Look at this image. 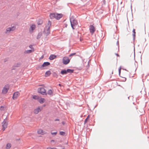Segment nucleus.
<instances>
[{
	"instance_id": "f257e3e1",
	"label": "nucleus",
	"mask_w": 149,
	"mask_h": 149,
	"mask_svg": "<svg viewBox=\"0 0 149 149\" xmlns=\"http://www.w3.org/2000/svg\"><path fill=\"white\" fill-rule=\"evenodd\" d=\"M51 22L50 20L48 21L44 30V33L47 36L50 33V28L51 26Z\"/></svg>"
},
{
	"instance_id": "f03ea898",
	"label": "nucleus",
	"mask_w": 149,
	"mask_h": 149,
	"mask_svg": "<svg viewBox=\"0 0 149 149\" xmlns=\"http://www.w3.org/2000/svg\"><path fill=\"white\" fill-rule=\"evenodd\" d=\"M70 21L71 27L73 29H74V26H76L77 24V22L73 17H72L70 19Z\"/></svg>"
},
{
	"instance_id": "7ed1b4c3",
	"label": "nucleus",
	"mask_w": 149,
	"mask_h": 149,
	"mask_svg": "<svg viewBox=\"0 0 149 149\" xmlns=\"http://www.w3.org/2000/svg\"><path fill=\"white\" fill-rule=\"evenodd\" d=\"M38 93H41L43 95H47V93L45 89L43 87L38 88Z\"/></svg>"
},
{
	"instance_id": "20e7f679",
	"label": "nucleus",
	"mask_w": 149,
	"mask_h": 149,
	"mask_svg": "<svg viewBox=\"0 0 149 149\" xmlns=\"http://www.w3.org/2000/svg\"><path fill=\"white\" fill-rule=\"evenodd\" d=\"M50 65V63L49 62H44L42 65L38 66V67L37 68V69H40L42 70L43 69V67L47 66Z\"/></svg>"
},
{
	"instance_id": "39448f33",
	"label": "nucleus",
	"mask_w": 149,
	"mask_h": 149,
	"mask_svg": "<svg viewBox=\"0 0 149 149\" xmlns=\"http://www.w3.org/2000/svg\"><path fill=\"white\" fill-rule=\"evenodd\" d=\"M16 28L15 26H13L11 27H9L7 28L5 32V33L6 34H9L11 31H14Z\"/></svg>"
},
{
	"instance_id": "423d86ee",
	"label": "nucleus",
	"mask_w": 149,
	"mask_h": 149,
	"mask_svg": "<svg viewBox=\"0 0 149 149\" xmlns=\"http://www.w3.org/2000/svg\"><path fill=\"white\" fill-rule=\"evenodd\" d=\"M70 61V60L68 57L65 56L63 58L62 62L64 64L67 65L69 63Z\"/></svg>"
},
{
	"instance_id": "0eeeda50",
	"label": "nucleus",
	"mask_w": 149,
	"mask_h": 149,
	"mask_svg": "<svg viewBox=\"0 0 149 149\" xmlns=\"http://www.w3.org/2000/svg\"><path fill=\"white\" fill-rule=\"evenodd\" d=\"M5 119H6L4 120L2 123V126L3 128L2 129V130H3V131H4L5 129L7 127L8 123L6 122Z\"/></svg>"
},
{
	"instance_id": "6e6552de",
	"label": "nucleus",
	"mask_w": 149,
	"mask_h": 149,
	"mask_svg": "<svg viewBox=\"0 0 149 149\" xmlns=\"http://www.w3.org/2000/svg\"><path fill=\"white\" fill-rule=\"evenodd\" d=\"M19 93L18 91L15 92L12 97L13 99L14 100H16L19 96Z\"/></svg>"
},
{
	"instance_id": "1a4fd4ad",
	"label": "nucleus",
	"mask_w": 149,
	"mask_h": 149,
	"mask_svg": "<svg viewBox=\"0 0 149 149\" xmlns=\"http://www.w3.org/2000/svg\"><path fill=\"white\" fill-rule=\"evenodd\" d=\"M89 30L90 33L93 34L95 30V28L93 25H91L89 27Z\"/></svg>"
},
{
	"instance_id": "9d476101",
	"label": "nucleus",
	"mask_w": 149,
	"mask_h": 149,
	"mask_svg": "<svg viewBox=\"0 0 149 149\" xmlns=\"http://www.w3.org/2000/svg\"><path fill=\"white\" fill-rule=\"evenodd\" d=\"M6 86H5L3 88L2 90V93H3V94H6L7 92L8 91V89H9V87H7V88H6Z\"/></svg>"
},
{
	"instance_id": "9b49d317",
	"label": "nucleus",
	"mask_w": 149,
	"mask_h": 149,
	"mask_svg": "<svg viewBox=\"0 0 149 149\" xmlns=\"http://www.w3.org/2000/svg\"><path fill=\"white\" fill-rule=\"evenodd\" d=\"M63 17V15L61 14H56L55 19L57 20L60 19Z\"/></svg>"
},
{
	"instance_id": "f8f14e48",
	"label": "nucleus",
	"mask_w": 149,
	"mask_h": 149,
	"mask_svg": "<svg viewBox=\"0 0 149 149\" xmlns=\"http://www.w3.org/2000/svg\"><path fill=\"white\" fill-rule=\"evenodd\" d=\"M36 26L34 24L32 25L31 26L29 29V31L30 32H32L33 30L35 29Z\"/></svg>"
},
{
	"instance_id": "ddd939ff",
	"label": "nucleus",
	"mask_w": 149,
	"mask_h": 149,
	"mask_svg": "<svg viewBox=\"0 0 149 149\" xmlns=\"http://www.w3.org/2000/svg\"><path fill=\"white\" fill-rule=\"evenodd\" d=\"M34 49H33L31 50H26L24 52V53L26 54H29L31 53L32 52H33L34 51Z\"/></svg>"
},
{
	"instance_id": "4468645a",
	"label": "nucleus",
	"mask_w": 149,
	"mask_h": 149,
	"mask_svg": "<svg viewBox=\"0 0 149 149\" xmlns=\"http://www.w3.org/2000/svg\"><path fill=\"white\" fill-rule=\"evenodd\" d=\"M41 111V109H40V108L38 107L34 110V112L35 114H38L39 112L40 111Z\"/></svg>"
},
{
	"instance_id": "2eb2a0df",
	"label": "nucleus",
	"mask_w": 149,
	"mask_h": 149,
	"mask_svg": "<svg viewBox=\"0 0 149 149\" xmlns=\"http://www.w3.org/2000/svg\"><path fill=\"white\" fill-rule=\"evenodd\" d=\"M37 132L38 134L42 135L45 134V132L43 131L42 130H39Z\"/></svg>"
},
{
	"instance_id": "dca6fc26",
	"label": "nucleus",
	"mask_w": 149,
	"mask_h": 149,
	"mask_svg": "<svg viewBox=\"0 0 149 149\" xmlns=\"http://www.w3.org/2000/svg\"><path fill=\"white\" fill-rule=\"evenodd\" d=\"M135 30V29H134L132 31V36L133 37V40H135V38L136 37V32Z\"/></svg>"
},
{
	"instance_id": "f3484780",
	"label": "nucleus",
	"mask_w": 149,
	"mask_h": 149,
	"mask_svg": "<svg viewBox=\"0 0 149 149\" xmlns=\"http://www.w3.org/2000/svg\"><path fill=\"white\" fill-rule=\"evenodd\" d=\"M56 55H51L49 56V58L50 60H52L56 58Z\"/></svg>"
},
{
	"instance_id": "a211bd4d",
	"label": "nucleus",
	"mask_w": 149,
	"mask_h": 149,
	"mask_svg": "<svg viewBox=\"0 0 149 149\" xmlns=\"http://www.w3.org/2000/svg\"><path fill=\"white\" fill-rule=\"evenodd\" d=\"M21 65V63H15L13 65V67H19Z\"/></svg>"
},
{
	"instance_id": "6ab92c4d",
	"label": "nucleus",
	"mask_w": 149,
	"mask_h": 149,
	"mask_svg": "<svg viewBox=\"0 0 149 149\" xmlns=\"http://www.w3.org/2000/svg\"><path fill=\"white\" fill-rule=\"evenodd\" d=\"M47 93V94H48L50 96H52L53 95V92L51 89L49 90Z\"/></svg>"
},
{
	"instance_id": "aec40b11",
	"label": "nucleus",
	"mask_w": 149,
	"mask_h": 149,
	"mask_svg": "<svg viewBox=\"0 0 149 149\" xmlns=\"http://www.w3.org/2000/svg\"><path fill=\"white\" fill-rule=\"evenodd\" d=\"M51 74V72L50 71L48 70L47 71L45 74V76L46 77H47L49 76Z\"/></svg>"
},
{
	"instance_id": "412c9836",
	"label": "nucleus",
	"mask_w": 149,
	"mask_h": 149,
	"mask_svg": "<svg viewBox=\"0 0 149 149\" xmlns=\"http://www.w3.org/2000/svg\"><path fill=\"white\" fill-rule=\"evenodd\" d=\"M56 14L55 13H51L49 15L51 19H53L54 18H55Z\"/></svg>"
},
{
	"instance_id": "4be33fe9",
	"label": "nucleus",
	"mask_w": 149,
	"mask_h": 149,
	"mask_svg": "<svg viewBox=\"0 0 149 149\" xmlns=\"http://www.w3.org/2000/svg\"><path fill=\"white\" fill-rule=\"evenodd\" d=\"M61 74H67L66 70L65 69H64L63 70H62L60 72Z\"/></svg>"
},
{
	"instance_id": "5701e85b",
	"label": "nucleus",
	"mask_w": 149,
	"mask_h": 149,
	"mask_svg": "<svg viewBox=\"0 0 149 149\" xmlns=\"http://www.w3.org/2000/svg\"><path fill=\"white\" fill-rule=\"evenodd\" d=\"M67 73H72L73 72L74 70L70 69H68L66 70Z\"/></svg>"
},
{
	"instance_id": "b1692460",
	"label": "nucleus",
	"mask_w": 149,
	"mask_h": 149,
	"mask_svg": "<svg viewBox=\"0 0 149 149\" xmlns=\"http://www.w3.org/2000/svg\"><path fill=\"white\" fill-rule=\"evenodd\" d=\"M52 74L54 77H55L56 78L58 77V75L55 72H53L52 73Z\"/></svg>"
},
{
	"instance_id": "393cba45",
	"label": "nucleus",
	"mask_w": 149,
	"mask_h": 149,
	"mask_svg": "<svg viewBox=\"0 0 149 149\" xmlns=\"http://www.w3.org/2000/svg\"><path fill=\"white\" fill-rule=\"evenodd\" d=\"M45 101V99L43 98H41L39 100V102L41 104H42L44 103Z\"/></svg>"
},
{
	"instance_id": "a878e982",
	"label": "nucleus",
	"mask_w": 149,
	"mask_h": 149,
	"mask_svg": "<svg viewBox=\"0 0 149 149\" xmlns=\"http://www.w3.org/2000/svg\"><path fill=\"white\" fill-rule=\"evenodd\" d=\"M11 146V144L10 143H8L7 144L6 148L7 149H9Z\"/></svg>"
},
{
	"instance_id": "bb28decb",
	"label": "nucleus",
	"mask_w": 149,
	"mask_h": 149,
	"mask_svg": "<svg viewBox=\"0 0 149 149\" xmlns=\"http://www.w3.org/2000/svg\"><path fill=\"white\" fill-rule=\"evenodd\" d=\"M42 33L41 32H40L38 33V35H37V39H39L42 36Z\"/></svg>"
},
{
	"instance_id": "cd10ccee",
	"label": "nucleus",
	"mask_w": 149,
	"mask_h": 149,
	"mask_svg": "<svg viewBox=\"0 0 149 149\" xmlns=\"http://www.w3.org/2000/svg\"><path fill=\"white\" fill-rule=\"evenodd\" d=\"M33 98L35 100H38L39 99V97L37 95H33Z\"/></svg>"
},
{
	"instance_id": "c85d7f7f",
	"label": "nucleus",
	"mask_w": 149,
	"mask_h": 149,
	"mask_svg": "<svg viewBox=\"0 0 149 149\" xmlns=\"http://www.w3.org/2000/svg\"><path fill=\"white\" fill-rule=\"evenodd\" d=\"M59 134L60 135L64 136L65 134V132L63 131H61L59 132Z\"/></svg>"
},
{
	"instance_id": "c756f323",
	"label": "nucleus",
	"mask_w": 149,
	"mask_h": 149,
	"mask_svg": "<svg viewBox=\"0 0 149 149\" xmlns=\"http://www.w3.org/2000/svg\"><path fill=\"white\" fill-rule=\"evenodd\" d=\"M89 115H88L87 117L85 119V120H84V124H85L87 122V120L88 119V118L89 117Z\"/></svg>"
},
{
	"instance_id": "7c9ffc66",
	"label": "nucleus",
	"mask_w": 149,
	"mask_h": 149,
	"mask_svg": "<svg viewBox=\"0 0 149 149\" xmlns=\"http://www.w3.org/2000/svg\"><path fill=\"white\" fill-rule=\"evenodd\" d=\"M121 67H120L119 69H118V72H119V75H120V72H121Z\"/></svg>"
},
{
	"instance_id": "2f4dec72",
	"label": "nucleus",
	"mask_w": 149,
	"mask_h": 149,
	"mask_svg": "<svg viewBox=\"0 0 149 149\" xmlns=\"http://www.w3.org/2000/svg\"><path fill=\"white\" fill-rule=\"evenodd\" d=\"M75 54H76V53H72V54H70L69 55V57H71V56H74V55H75Z\"/></svg>"
},
{
	"instance_id": "473e14b6",
	"label": "nucleus",
	"mask_w": 149,
	"mask_h": 149,
	"mask_svg": "<svg viewBox=\"0 0 149 149\" xmlns=\"http://www.w3.org/2000/svg\"><path fill=\"white\" fill-rule=\"evenodd\" d=\"M29 47L31 49H34V48L32 47V45H30L29 46Z\"/></svg>"
},
{
	"instance_id": "72a5a7b5",
	"label": "nucleus",
	"mask_w": 149,
	"mask_h": 149,
	"mask_svg": "<svg viewBox=\"0 0 149 149\" xmlns=\"http://www.w3.org/2000/svg\"><path fill=\"white\" fill-rule=\"evenodd\" d=\"M47 149H57L56 148H51V147H48Z\"/></svg>"
},
{
	"instance_id": "f704fd0d",
	"label": "nucleus",
	"mask_w": 149,
	"mask_h": 149,
	"mask_svg": "<svg viewBox=\"0 0 149 149\" xmlns=\"http://www.w3.org/2000/svg\"><path fill=\"white\" fill-rule=\"evenodd\" d=\"M51 134L52 135L54 134L55 135H56L57 134V132H51Z\"/></svg>"
},
{
	"instance_id": "c9c22d12",
	"label": "nucleus",
	"mask_w": 149,
	"mask_h": 149,
	"mask_svg": "<svg viewBox=\"0 0 149 149\" xmlns=\"http://www.w3.org/2000/svg\"><path fill=\"white\" fill-rule=\"evenodd\" d=\"M59 120L58 119H55V121H59Z\"/></svg>"
},
{
	"instance_id": "e433bc0d",
	"label": "nucleus",
	"mask_w": 149,
	"mask_h": 149,
	"mask_svg": "<svg viewBox=\"0 0 149 149\" xmlns=\"http://www.w3.org/2000/svg\"><path fill=\"white\" fill-rule=\"evenodd\" d=\"M115 54L117 56H118L120 57V56H119V55L118 54H117V53H115Z\"/></svg>"
},
{
	"instance_id": "4c0bfd02",
	"label": "nucleus",
	"mask_w": 149,
	"mask_h": 149,
	"mask_svg": "<svg viewBox=\"0 0 149 149\" xmlns=\"http://www.w3.org/2000/svg\"><path fill=\"white\" fill-rule=\"evenodd\" d=\"M117 45H119V41H117V43H116Z\"/></svg>"
},
{
	"instance_id": "58836bf2",
	"label": "nucleus",
	"mask_w": 149,
	"mask_h": 149,
	"mask_svg": "<svg viewBox=\"0 0 149 149\" xmlns=\"http://www.w3.org/2000/svg\"><path fill=\"white\" fill-rule=\"evenodd\" d=\"M62 123L63 125H64L65 124V123L64 122H62Z\"/></svg>"
},
{
	"instance_id": "ea45409f",
	"label": "nucleus",
	"mask_w": 149,
	"mask_h": 149,
	"mask_svg": "<svg viewBox=\"0 0 149 149\" xmlns=\"http://www.w3.org/2000/svg\"><path fill=\"white\" fill-rule=\"evenodd\" d=\"M54 140H52L51 141V142H54Z\"/></svg>"
},
{
	"instance_id": "a19ab883",
	"label": "nucleus",
	"mask_w": 149,
	"mask_h": 149,
	"mask_svg": "<svg viewBox=\"0 0 149 149\" xmlns=\"http://www.w3.org/2000/svg\"><path fill=\"white\" fill-rule=\"evenodd\" d=\"M134 108L136 109H137V108H136V107H135V106L134 105Z\"/></svg>"
},
{
	"instance_id": "79ce46f5",
	"label": "nucleus",
	"mask_w": 149,
	"mask_h": 149,
	"mask_svg": "<svg viewBox=\"0 0 149 149\" xmlns=\"http://www.w3.org/2000/svg\"><path fill=\"white\" fill-rule=\"evenodd\" d=\"M42 23V22L41 23H38V24H41Z\"/></svg>"
},
{
	"instance_id": "37998d69",
	"label": "nucleus",
	"mask_w": 149,
	"mask_h": 149,
	"mask_svg": "<svg viewBox=\"0 0 149 149\" xmlns=\"http://www.w3.org/2000/svg\"><path fill=\"white\" fill-rule=\"evenodd\" d=\"M58 85H59V86H61V85L60 84H58Z\"/></svg>"
},
{
	"instance_id": "c03bdc74",
	"label": "nucleus",
	"mask_w": 149,
	"mask_h": 149,
	"mask_svg": "<svg viewBox=\"0 0 149 149\" xmlns=\"http://www.w3.org/2000/svg\"><path fill=\"white\" fill-rule=\"evenodd\" d=\"M112 74H113V71H112Z\"/></svg>"
}]
</instances>
